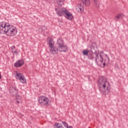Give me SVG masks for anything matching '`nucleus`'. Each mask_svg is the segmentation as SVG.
I'll return each instance as SVG.
<instances>
[{"label":"nucleus","mask_w":128,"mask_h":128,"mask_svg":"<svg viewBox=\"0 0 128 128\" xmlns=\"http://www.w3.org/2000/svg\"><path fill=\"white\" fill-rule=\"evenodd\" d=\"M6 24L8 23H6L5 22H0V28H6V26H8Z\"/></svg>","instance_id":"obj_19"},{"label":"nucleus","mask_w":128,"mask_h":128,"mask_svg":"<svg viewBox=\"0 0 128 128\" xmlns=\"http://www.w3.org/2000/svg\"><path fill=\"white\" fill-rule=\"evenodd\" d=\"M50 52L52 54H58V48H56V47H52V48H50Z\"/></svg>","instance_id":"obj_12"},{"label":"nucleus","mask_w":128,"mask_h":128,"mask_svg":"<svg viewBox=\"0 0 128 128\" xmlns=\"http://www.w3.org/2000/svg\"><path fill=\"white\" fill-rule=\"evenodd\" d=\"M66 128H72V126H68Z\"/></svg>","instance_id":"obj_27"},{"label":"nucleus","mask_w":128,"mask_h":128,"mask_svg":"<svg viewBox=\"0 0 128 128\" xmlns=\"http://www.w3.org/2000/svg\"><path fill=\"white\" fill-rule=\"evenodd\" d=\"M76 9L78 12H82L84 10V4L80 3V4L76 5Z\"/></svg>","instance_id":"obj_9"},{"label":"nucleus","mask_w":128,"mask_h":128,"mask_svg":"<svg viewBox=\"0 0 128 128\" xmlns=\"http://www.w3.org/2000/svg\"><path fill=\"white\" fill-rule=\"evenodd\" d=\"M58 48H59V52H66L68 50V46L64 44V40L59 38L57 40Z\"/></svg>","instance_id":"obj_3"},{"label":"nucleus","mask_w":128,"mask_h":128,"mask_svg":"<svg viewBox=\"0 0 128 128\" xmlns=\"http://www.w3.org/2000/svg\"><path fill=\"white\" fill-rule=\"evenodd\" d=\"M101 53H102V54H104V52H102Z\"/></svg>","instance_id":"obj_29"},{"label":"nucleus","mask_w":128,"mask_h":128,"mask_svg":"<svg viewBox=\"0 0 128 128\" xmlns=\"http://www.w3.org/2000/svg\"><path fill=\"white\" fill-rule=\"evenodd\" d=\"M38 30L40 32H44V30H46V27L44 26H42L39 28Z\"/></svg>","instance_id":"obj_16"},{"label":"nucleus","mask_w":128,"mask_h":128,"mask_svg":"<svg viewBox=\"0 0 128 128\" xmlns=\"http://www.w3.org/2000/svg\"><path fill=\"white\" fill-rule=\"evenodd\" d=\"M55 128H64V126L60 123H56L54 124Z\"/></svg>","instance_id":"obj_20"},{"label":"nucleus","mask_w":128,"mask_h":128,"mask_svg":"<svg viewBox=\"0 0 128 128\" xmlns=\"http://www.w3.org/2000/svg\"><path fill=\"white\" fill-rule=\"evenodd\" d=\"M19 80L22 84H26V77L24 76H22Z\"/></svg>","instance_id":"obj_14"},{"label":"nucleus","mask_w":128,"mask_h":128,"mask_svg":"<svg viewBox=\"0 0 128 128\" xmlns=\"http://www.w3.org/2000/svg\"><path fill=\"white\" fill-rule=\"evenodd\" d=\"M20 100H22V96L20 95L16 96V102L17 104H20Z\"/></svg>","instance_id":"obj_17"},{"label":"nucleus","mask_w":128,"mask_h":128,"mask_svg":"<svg viewBox=\"0 0 128 128\" xmlns=\"http://www.w3.org/2000/svg\"><path fill=\"white\" fill-rule=\"evenodd\" d=\"M63 126H64V128H67L68 126V123H66V122H64V121H62V122Z\"/></svg>","instance_id":"obj_24"},{"label":"nucleus","mask_w":128,"mask_h":128,"mask_svg":"<svg viewBox=\"0 0 128 128\" xmlns=\"http://www.w3.org/2000/svg\"><path fill=\"white\" fill-rule=\"evenodd\" d=\"M106 56L108 58V60H106L105 59H104V58L102 57V56L101 55V54H100V62L103 64L104 66H106V64H108V62H110V58H108V56L107 54H106Z\"/></svg>","instance_id":"obj_8"},{"label":"nucleus","mask_w":128,"mask_h":128,"mask_svg":"<svg viewBox=\"0 0 128 128\" xmlns=\"http://www.w3.org/2000/svg\"><path fill=\"white\" fill-rule=\"evenodd\" d=\"M47 42L48 44L49 48H52L54 46V40H52V38L48 37L47 38Z\"/></svg>","instance_id":"obj_10"},{"label":"nucleus","mask_w":128,"mask_h":128,"mask_svg":"<svg viewBox=\"0 0 128 128\" xmlns=\"http://www.w3.org/2000/svg\"><path fill=\"white\" fill-rule=\"evenodd\" d=\"M14 32H16V29L14 28L10 24L7 25L6 30V34H7V36H10V34H12Z\"/></svg>","instance_id":"obj_6"},{"label":"nucleus","mask_w":128,"mask_h":128,"mask_svg":"<svg viewBox=\"0 0 128 128\" xmlns=\"http://www.w3.org/2000/svg\"><path fill=\"white\" fill-rule=\"evenodd\" d=\"M50 102V99L47 97L44 96H41L38 98V102L41 106H48V102Z\"/></svg>","instance_id":"obj_4"},{"label":"nucleus","mask_w":128,"mask_h":128,"mask_svg":"<svg viewBox=\"0 0 128 128\" xmlns=\"http://www.w3.org/2000/svg\"><path fill=\"white\" fill-rule=\"evenodd\" d=\"M99 90L103 94H108L110 91V84L104 76H100L98 79Z\"/></svg>","instance_id":"obj_2"},{"label":"nucleus","mask_w":128,"mask_h":128,"mask_svg":"<svg viewBox=\"0 0 128 128\" xmlns=\"http://www.w3.org/2000/svg\"><path fill=\"white\" fill-rule=\"evenodd\" d=\"M14 54H18V52L16 51V50H15L14 52Z\"/></svg>","instance_id":"obj_26"},{"label":"nucleus","mask_w":128,"mask_h":128,"mask_svg":"<svg viewBox=\"0 0 128 128\" xmlns=\"http://www.w3.org/2000/svg\"><path fill=\"white\" fill-rule=\"evenodd\" d=\"M82 0V2L86 6H88L90 4V0Z\"/></svg>","instance_id":"obj_13"},{"label":"nucleus","mask_w":128,"mask_h":128,"mask_svg":"<svg viewBox=\"0 0 128 128\" xmlns=\"http://www.w3.org/2000/svg\"><path fill=\"white\" fill-rule=\"evenodd\" d=\"M10 48L12 50V52L13 54H14V50H16V46H11Z\"/></svg>","instance_id":"obj_25"},{"label":"nucleus","mask_w":128,"mask_h":128,"mask_svg":"<svg viewBox=\"0 0 128 128\" xmlns=\"http://www.w3.org/2000/svg\"><path fill=\"white\" fill-rule=\"evenodd\" d=\"M87 58L90 60H94L96 64H98V60H99L98 53H94L90 52L87 56Z\"/></svg>","instance_id":"obj_5"},{"label":"nucleus","mask_w":128,"mask_h":128,"mask_svg":"<svg viewBox=\"0 0 128 128\" xmlns=\"http://www.w3.org/2000/svg\"><path fill=\"white\" fill-rule=\"evenodd\" d=\"M22 76V74L20 73H17L16 75V80H20V77Z\"/></svg>","instance_id":"obj_22"},{"label":"nucleus","mask_w":128,"mask_h":128,"mask_svg":"<svg viewBox=\"0 0 128 128\" xmlns=\"http://www.w3.org/2000/svg\"><path fill=\"white\" fill-rule=\"evenodd\" d=\"M94 6H96V8H100V2L98 0H94Z\"/></svg>","instance_id":"obj_21"},{"label":"nucleus","mask_w":128,"mask_h":128,"mask_svg":"<svg viewBox=\"0 0 128 128\" xmlns=\"http://www.w3.org/2000/svg\"><path fill=\"white\" fill-rule=\"evenodd\" d=\"M56 2V4H58L57 7L56 8L55 10L56 12V14L58 16H64L67 20H72V18H74V16H72V14L69 12L66 8H62V6L64 4V0H54Z\"/></svg>","instance_id":"obj_1"},{"label":"nucleus","mask_w":128,"mask_h":128,"mask_svg":"<svg viewBox=\"0 0 128 128\" xmlns=\"http://www.w3.org/2000/svg\"><path fill=\"white\" fill-rule=\"evenodd\" d=\"M6 28L0 27V34H4V32H6Z\"/></svg>","instance_id":"obj_23"},{"label":"nucleus","mask_w":128,"mask_h":128,"mask_svg":"<svg viewBox=\"0 0 128 128\" xmlns=\"http://www.w3.org/2000/svg\"><path fill=\"white\" fill-rule=\"evenodd\" d=\"M2 78V75L0 74V79Z\"/></svg>","instance_id":"obj_28"},{"label":"nucleus","mask_w":128,"mask_h":128,"mask_svg":"<svg viewBox=\"0 0 128 128\" xmlns=\"http://www.w3.org/2000/svg\"><path fill=\"white\" fill-rule=\"evenodd\" d=\"M9 92L11 96H14L18 94V89L16 87L11 86L10 88Z\"/></svg>","instance_id":"obj_7"},{"label":"nucleus","mask_w":128,"mask_h":128,"mask_svg":"<svg viewBox=\"0 0 128 128\" xmlns=\"http://www.w3.org/2000/svg\"><path fill=\"white\" fill-rule=\"evenodd\" d=\"M90 52L88 50H84L82 51V54H83V56H88Z\"/></svg>","instance_id":"obj_18"},{"label":"nucleus","mask_w":128,"mask_h":128,"mask_svg":"<svg viewBox=\"0 0 128 128\" xmlns=\"http://www.w3.org/2000/svg\"><path fill=\"white\" fill-rule=\"evenodd\" d=\"M124 14H118L117 16H115L114 20H116V22H118V20H120V18H122L124 16Z\"/></svg>","instance_id":"obj_15"},{"label":"nucleus","mask_w":128,"mask_h":128,"mask_svg":"<svg viewBox=\"0 0 128 128\" xmlns=\"http://www.w3.org/2000/svg\"><path fill=\"white\" fill-rule=\"evenodd\" d=\"M24 64V60L21 59L14 64V66H15V68H20V66H22Z\"/></svg>","instance_id":"obj_11"}]
</instances>
